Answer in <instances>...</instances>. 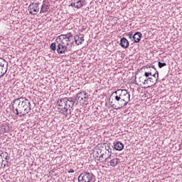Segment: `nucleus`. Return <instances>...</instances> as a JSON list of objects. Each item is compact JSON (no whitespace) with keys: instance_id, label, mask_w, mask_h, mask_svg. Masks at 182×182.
<instances>
[{"instance_id":"nucleus-23","label":"nucleus","mask_w":182,"mask_h":182,"mask_svg":"<svg viewBox=\"0 0 182 182\" xmlns=\"http://www.w3.org/2000/svg\"><path fill=\"white\" fill-rule=\"evenodd\" d=\"M151 77H154L155 79H156V80H159V71H157V70L156 68H154V73H151Z\"/></svg>"},{"instance_id":"nucleus-32","label":"nucleus","mask_w":182,"mask_h":182,"mask_svg":"<svg viewBox=\"0 0 182 182\" xmlns=\"http://www.w3.org/2000/svg\"><path fill=\"white\" fill-rule=\"evenodd\" d=\"M72 6H74L75 8H76V3H71L70 4Z\"/></svg>"},{"instance_id":"nucleus-33","label":"nucleus","mask_w":182,"mask_h":182,"mask_svg":"<svg viewBox=\"0 0 182 182\" xmlns=\"http://www.w3.org/2000/svg\"><path fill=\"white\" fill-rule=\"evenodd\" d=\"M151 73H154V70H151Z\"/></svg>"},{"instance_id":"nucleus-17","label":"nucleus","mask_w":182,"mask_h":182,"mask_svg":"<svg viewBox=\"0 0 182 182\" xmlns=\"http://www.w3.org/2000/svg\"><path fill=\"white\" fill-rule=\"evenodd\" d=\"M119 45L122 48H123L124 49H127V48H129V41L127 40V38L123 37L122 38H121L120 40V43Z\"/></svg>"},{"instance_id":"nucleus-27","label":"nucleus","mask_w":182,"mask_h":182,"mask_svg":"<svg viewBox=\"0 0 182 182\" xmlns=\"http://www.w3.org/2000/svg\"><path fill=\"white\" fill-rule=\"evenodd\" d=\"M158 66L159 69H161V68H164V66H167V63H161L160 61L158 62Z\"/></svg>"},{"instance_id":"nucleus-5","label":"nucleus","mask_w":182,"mask_h":182,"mask_svg":"<svg viewBox=\"0 0 182 182\" xmlns=\"http://www.w3.org/2000/svg\"><path fill=\"white\" fill-rule=\"evenodd\" d=\"M112 95H114V96L118 97V98L124 100V102H126L127 103L130 102V93L127 92V90H117L114 92Z\"/></svg>"},{"instance_id":"nucleus-13","label":"nucleus","mask_w":182,"mask_h":182,"mask_svg":"<svg viewBox=\"0 0 182 182\" xmlns=\"http://www.w3.org/2000/svg\"><path fill=\"white\" fill-rule=\"evenodd\" d=\"M105 144V149L106 151H107V154L109 156V157H112V154H114V151H113V146L112 144L108 143V144Z\"/></svg>"},{"instance_id":"nucleus-10","label":"nucleus","mask_w":182,"mask_h":182,"mask_svg":"<svg viewBox=\"0 0 182 182\" xmlns=\"http://www.w3.org/2000/svg\"><path fill=\"white\" fill-rule=\"evenodd\" d=\"M85 42V34L78 33L75 37H73V43H75V45H82Z\"/></svg>"},{"instance_id":"nucleus-28","label":"nucleus","mask_w":182,"mask_h":182,"mask_svg":"<svg viewBox=\"0 0 182 182\" xmlns=\"http://www.w3.org/2000/svg\"><path fill=\"white\" fill-rule=\"evenodd\" d=\"M145 68H146V69H149V68H152V69L154 70V69H156V67L154 66V65L151 64V65H146Z\"/></svg>"},{"instance_id":"nucleus-25","label":"nucleus","mask_w":182,"mask_h":182,"mask_svg":"<svg viewBox=\"0 0 182 182\" xmlns=\"http://www.w3.org/2000/svg\"><path fill=\"white\" fill-rule=\"evenodd\" d=\"M96 150L97 151H96L95 156H96V157L97 159V157H99V155L102 154V149L100 147H99V146H97Z\"/></svg>"},{"instance_id":"nucleus-22","label":"nucleus","mask_w":182,"mask_h":182,"mask_svg":"<svg viewBox=\"0 0 182 182\" xmlns=\"http://www.w3.org/2000/svg\"><path fill=\"white\" fill-rule=\"evenodd\" d=\"M118 160L117 159H113L109 161V164L112 167H116V166H117V163H118Z\"/></svg>"},{"instance_id":"nucleus-7","label":"nucleus","mask_w":182,"mask_h":182,"mask_svg":"<svg viewBox=\"0 0 182 182\" xmlns=\"http://www.w3.org/2000/svg\"><path fill=\"white\" fill-rule=\"evenodd\" d=\"M8 72V62L4 58H0V79L4 77Z\"/></svg>"},{"instance_id":"nucleus-26","label":"nucleus","mask_w":182,"mask_h":182,"mask_svg":"<svg viewBox=\"0 0 182 182\" xmlns=\"http://www.w3.org/2000/svg\"><path fill=\"white\" fill-rule=\"evenodd\" d=\"M152 73H151V70L149 72H145L144 75L143 76H145V79H149V77H151Z\"/></svg>"},{"instance_id":"nucleus-34","label":"nucleus","mask_w":182,"mask_h":182,"mask_svg":"<svg viewBox=\"0 0 182 182\" xmlns=\"http://www.w3.org/2000/svg\"><path fill=\"white\" fill-rule=\"evenodd\" d=\"M6 163L8 164V161H6Z\"/></svg>"},{"instance_id":"nucleus-24","label":"nucleus","mask_w":182,"mask_h":182,"mask_svg":"<svg viewBox=\"0 0 182 182\" xmlns=\"http://www.w3.org/2000/svg\"><path fill=\"white\" fill-rule=\"evenodd\" d=\"M58 42L56 43H52L50 46V49H51V50H53L55 52V50H57L58 48Z\"/></svg>"},{"instance_id":"nucleus-15","label":"nucleus","mask_w":182,"mask_h":182,"mask_svg":"<svg viewBox=\"0 0 182 182\" xmlns=\"http://www.w3.org/2000/svg\"><path fill=\"white\" fill-rule=\"evenodd\" d=\"M157 83V79L155 77H149L146 79V87H151V86H154Z\"/></svg>"},{"instance_id":"nucleus-30","label":"nucleus","mask_w":182,"mask_h":182,"mask_svg":"<svg viewBox=\"0 0 182 182\" xmlns=\"http://www.w3.org/2000/svg\"><path fill=\"white\" fill-rule=\"evenodd\" d=\"M4 132H9V126H6V127H4Z\"/></svg>"},{"instance_id":"nucleus-19","label":"nucleus","mask_w":182,"mask_h":182,"mask_svg":"<svg viewBox=\"0 0 182 182\" xmlns=\"http://www.w3.org/2000/svg\"><path fill=\"white\" fill-rule=\"evenodd\" d=\"M75 8H77V9H80V8H82V6H85V0H80L77 2H75Z\"/></svg>"},{"instance_id":"nucleus-11","label":"nucleus","mask_w":182,"mask_h":182,"mask_svg":"<svg viewBox=\"0 0 182 182\" xmlns=\"http://www.w3.org/2000/svg\"><path fill=\"white\" fill-rule=\"evenodd\" d=\"M66 99V105H67V109L69 110V109H72L73 110V106L76 105L77 101L75 100L74 97H64Z\"/></svg>"},{"instance_id":"nucleus-16","label":"nucleus","mask_w":182,"mask_h":182,"mask_svg":"<svg viewBox=\"0 0 182 182\" xmlns=\"http://www.w3.org/2000/svg\"><path fill=\"white\" fill-rule=\"evenodd\" d=\"M141 36H143L141 33L136 32L133 36L134 43H139L141 41Z\"/></svg>"},{"instance_id":"nucleus-4","label":"nucleus","mask_w":182,"mask_h":182,"mask_svg":"<svg viewBox=\"0 0 182 182\" xmlns=\"http://www.w3.org/2000/svg\"><path fill=\"white\" fill-rule=\"evenodd\" d=\"M96 181V176L92 172H82L78 176V182H95Z\"/></svg>"},{"instance_id":"nucleus-12","label":"nucleus","mask_w":182,"mask_h":182,"mask_svg":"<svg viewBox=\"0 0 182 182\" xmlns=\"http://www.w3.org/2000/svg\"><path fill=\"white\" fill-rule=\"evenodd\" d=\"M109 159H112V156L109 157V155H107V151L101 154L97 157V160L100 161V163H107V161H109Z\"/></svg>"},{"instance_id":"nucleus-18","label":"nucleus","mask_w":182,"mask_h":182,"mask_svg":"<svg viewBox=\"0 0 182 182\" xmlns=\"http://www.w3.org/2000/svg\"><path fill=\"white\" fill-rule=\"evenodd\" d=\"M49 11V5L43 3L41 6L40 14H46Z\"/></svg>"},{"instance_id":"nucleus-20","label":"nucleus","mask_w":182,"mask_h":182,"mask_svg":"<svg viewBox=\"0 0 182 182\" xmlns=\"http://www.w3.org/2000/svg\"><path fill=\"white\" fill-rule=\"evenodd\" d=\"M0 157L1 159H4V160H9V159H11V157L9 156V154L8 152H3L0 154Z\"/></svg>"},{"instance_id":"nucleus-31","label":"nucleus","mask_w":182,"mask_h":182,"mask_svg":"<svg viewBox=\"0 0 182 182\" xmlns=\"http://www.w3.org/2000/svg\"><path fill=\"white\" fill-rule=\"evenodd\" d=\"M68 173H75V170L73 169H70Z\"/></svg>"},{"instance_id":"nucleus-2","label":"nucleus","mask_w":182,"mask_h":182,"mask_svg":"<svg viewBox=\"0 0 182 182\" xmlns=\"http://www.w3.org/2000/svg\"><path fill=\"white\" fill-rule=\"evenodd\" d=\"M57 53L59 55H63L66 52H70L73 46V34L68 33L67 34H61L56 38Z\"/></svg>"},{"instance_id":"nucleus-6","label":"nucleus","mask_w":182,"mask_h":182,"mask_svg":"<svg viewBox=\"0 0 182 182\" xmlns=\"http://www.w3.org/2000/svg\"><path fill=\"white\" fill-rule=\"evenodd\" d=\"M75 100V102H77L76 105H77L79 103L85 105L86 102L89 100V93L86 92V91H82L80 92H78L76 95Z\"/></svg>"},{"instance_id":"nucleus-9","label":"nucleus","mask_w":182,"mask_h":182,"mask_svg":"<svg viewBox=\"0 0 182 182\" xmlns=\"http://www.w3.org/2000/svg\"><path fill=\"white\" fill-rule=\"evenodd\" d=\"M28 11L30 15H36L39 12V4L38 3H31L28 6Z\"/></svg>"},{"instance_id":"nucleus-14","label":"nucleus","mask_w":182,"mask_h":182,"mask_svg":"<svg viewBox=\"0 0 182 182\" xmlns=\"http://www.w3.org/2000/svg\"><path fill=\"white\" fill-rule=\"evenodd\" d=\"M124 149V144L120 141H117L114 143L112 151L117 150V151H122Z\"/></svg>"},{"instance_id":"nucleus-29","label":"nucleus","mask_w":182,"mask_h":182,"mask_svg":"<svg viewBox=\"0 0 182 182\" xmlns=\"http://www.w3.org/2000/svg\"><path fill=\"white\" fill-rule=\"evenodd\" d=\"M133 36H134L133 33H129L128 34V36H129V39H133Z\"/></svg>"},{"instance_id":"nucleus-1","label":"nucleus","mask_w":182,"mask_h":182,"mask_svg":"<svg viewBox=\"0 0 182 182\" xmlns=\"http://www.w3.org/2000/svg\"><path fill=\"white\" fill-rule=\"evenodd\" d=\"M11 110L13 113H15L16 116L22 117L26 116L28 113L32 110V105L31 101L26 98L19 97L14 99L11 102Z\"/></svg>"},{"instance_id":"nucleus-8","label":"nucleus","mask_w":182,"mask_h":182,"mask_svg":"<svg viewBox=\"0 0 182 182\" xmlns=\"http://www.w3.org/2000/svg\"><path fill=\"white\" fill-rule=\"evenodd\" d=\"M57 106L58 110L62 112V113L68 112V107L66 105V98H60L58 101H57Z\"/></svg>"},{"instance_id":"nucleus-3","label":"nucleus","mask_w":182,"mask_h":182,"mask_svg":"<svg viewBox=\"0 0 182 182\" xmlns=\"http://www.w3.org/2000/svg\"><path fill=\"white\" fill-rule=\"evenodd\" d=\"M114 95L115 94H112L110 95V98L109 99L111 107H112V109H114L115 110H120V109L124 107V106H127L129 102H126Z\"/></svg>"},{"instance_id":"nucleus-21","label":"nucleus","mask_w":182,"mask_h":182,"mask_svg":"<svg viewBox=\"0 0 182 182\" xmlns=\"http://www.w3.org/2000/svg\"><path fill=\"white\" fill-rule=\"evenodd\" d=\"M139 82L140 83H142L144 86H146V82H147V78H146V76H141L139 77Z\"/></svg>"}]
</instances>
